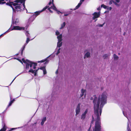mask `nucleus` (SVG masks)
<instances>
[{
  "label": "nucleus",
  "instance_id": "f257e3e1",
  "mask_svg": "<svg viewBox=\"0 0 131 131\" xmlns=\"http://www.w3.org/2000/svg\"><path fill=\"white\" fill-rule=\"evenodd\" d=\"M94 98L93 103L95 119L92 115V120L90 127L95 120V126L93 129V131H101L100 116L102 112V108L104 104L106 103V92L103 93L101 95L99 96L98 99L95 95H94Z\"/></svg>",
  "mask_w": 131,
  "mask_h": 131
},
{
  "label": "nucleus",
  "instance_id": "f03ea898",
  "mask_svg": "<svg viewBox=\"0 0 131 131\" xmlns=\"http://www.w3.org/2000/svg\"><path fill=\"white\" fill-rule=\"evenodd\" d=\"M26 0H15L12 1H9L6 3V5L11 7L13 13L23 12L25 9V2Z\"/></svg>",
  "mask_w": 131,
  "mask_h": 131
},
{
  "label": "nucleus",
  "instance_id": "7ed1b4c3",
  "mask_svg": "<svg viewBox=\"0 0 131 131\" xmlns=\"http://www.w3.org/2000/svg\"><path fill=\"white\" fill-rule=\"evenodd\" d=\"M23 62L26 63V69H29V67L30 68H32L33 65V68L35 69L36 67L37 66V64L32 61H30L28 59H26L25 60L24 58H23L22 59Z\"/></svg>",
  "mask_w": 131,
  "mask_h": 131
},
{
  "label": "nucleus",
  "instance_id": "20e7f679",
  "mask_svg": "<svg viewBox=\"0 0 131 131\" xmlns=\"http://www.w3.org/2000/svg\"><path fill=\"white\" fill-rule=\"evenodd\" d=\"M25 28L22 27H20L18 26H14L13 28L11 29V30H24Z\"/></svg>",
  "mask_w": 131,
  "mask_h": 131
},
{
  "label": "nucleus",
  "instance_id": "39448f33",
  "mask_svg": "<svg viewBox=\"0 0 131 131\" xmlns=\"http://www.w3.org/2000/svg\"><path fill=\"white\" fill-rule=\"evenodd\" d=\"M100 14L99 13L94 12L93 15H94V16L93 17V19H95V18H98L100 16Z\"/></svg>",
  "mask_w": 131,
  "mask_h": 131
},
{
  "label": "nucleus",
  "instance_id": "423d86ee",
  "mask_svg": "<svg viewBox=\"0 0 131 131\" xmlns=\"http://www.w3.org/2000/svg\"><path fill=\"white\" fill-rule=\"evenodd\" d=\"M88 110L87 109H86L84 112L82 114L81 117V119L83 120L86 117V114L88 112Z\"/></svg>",
  "mask_w": 131,
  "mask_h": 131
},
{
  "label": "nucleus",
  "instance_id": "0eeeda50",
  "mask_svg": "<svg viewBox=\"0 0 131 131\" xmlns=\"http://www.w3.org/2000/svg\"><path fill=\"white\" fill-rule=\"evenodd\" d=\"M86 92V90L85 89L84 90L83 89H82L81 90V94H80V98L82 97L83 95H84V93H85V94H84V96H86V94L85 93Z\"/></svg>",
  "mask_w": 131,
  "mask_h": 131
},
{
  "label": "nucleus",
  "instance_id": "6e6552de",
  "mask_svg": "<svg viewBox=\"0 0 131 131\" xmlns=\"http://www.w3.org/2000/svg\"><path fill=\"white\" fill-rule=\"evenodd\" d=\"M39 69V68H38L37 69L33 70L31 68L28 71V72L31 73L32 74H34V73H35V72L37 73L38 70Z\"/></svg>",
  "mask_w": 131,
  "mask_h": 131
},
{
  "label": "nucleus",
  "instance_id": "1a4fd4ad",
  "mask_svg": "<svg viewBox=\"0 0 131 131\" xmlns=\"http://www.w3.org/2000/svg\"><path fill=\"white\" fill-rule=\"evenodd\" d=\"M47 58H46L45 59H44L40 61H38L37 62L38 63L39 62H45V63H44V64H45L46 63H48V61L47 60Z\"/></svg>",
  "mask_w": 131,
  "mask_h": 131
},
{
  "label": "nucleus",
  "instance_id": "9d476101",
  "mask_svg": "<svg viewBox=\"0 0 131 131\" xmlns=\"http://www.w3.org/2000/svg\"><path fill=\"white\" fill-rule=\"evenodd\" d=\"M62 35L61 34L59 35L58 36L57 38L58 40V41L59 42H61L62 40Z\"/></svg>",
  "mask_w": 131,
  "mask_h": 131
},
{
  "label": "nucleus",
  "instance_id": "9b49d317",
  "mask_svg": "<svg viewBox=\"0 0 131 131\" xmlns=\"http://www.w3.org/2000/svg\"><path fill=\"white\" fill-rule=\"evenodd\" d=\"M4 125L2 128L0 130V131H6V127L5 123L3 124Z\"/></svg>",
  "mask_w": 131,
  "mask_h": 131
},
{
  "label": "nucleus",
  "instance_id": "f8f14e48",
  "mask_svg": "<svg viewBox=\"0 0 131 131\" xmlns=\"http://www.w3.org/2000/svg\"><path fill=\"white\" fill-rule=\"evenodd\" d=\"M90 53L89 52H87L85 54L84 57V58H85L86 57L87 58L89 57L90 56Z\"/></svg>",
  "mask_w": 131,
  "mask_h": 131
},
{
  "label": "nucleus",
  "instance_id": "ddd939ff",
  "mask_svg": "<svg viewBox=\"0 0 131 131\" xmlns=\"http://www.w3.org/2000/svg\"><path fill=\"white\" fill-rule=\"evenodd\" d=\"M26 46V44H25L23 46L22 48L21 49V56L23 54V51L25 48V47Z\"/></svg>",
  "mask_w": 131,
  "mask_h": 131
},
{
  "label": "nucleus",
  "instance_id": "4468645a",
  "mask_svg": "<svg viewBox=\"0 0 131 131\" xmlns=\"http://www.w3.org/2000/svg\"><path fill=\"white\" fill-rule=\"evenodd\" d=\"M80 108H76V115L79 114L80 111Z\"/></svg>",
  "mask_w": 131,
  "mask_h": 131
},
{
  "label": "nucleus",
  "instance_id": "2eb2a0df",
  "mask_svg": "<svg viewBox=\"0 0 131 131\" xmlns=\"http://www.w3.org/2000/svg\"><path fill=\"white\" fill-rule=\"evenodd\" d=\"M41 12V11L36 12L34 13L35 14H34V15H35L36 16H37L39 15Z\"/></svg>",
  "mask_w": 131,
  "mask_h": 131
},
{
  "label": "nucleus",
  "instance_id": "dca6fc26",
  "mask_svg": "<svg viewBox=\"0 0 131 131\" xmlns=\"http://www.w3.org/2000/svg\"><path fill=\"white\" fill-rule=\"evenodd\" d=\"M52 6H51V7H52V8L53 10H55L56 11V10H57V8L55 6L54 4L53 3L52 4Z\"/></svg>",
  "mask_w": 131,
  "mask_h": 131
},
{
  "label": "nucleus",
  "instance_id": "f3484780",
  "mask_svg": "<svg viewBox=\"0 0 131 131\" xmlns=\"http://www.w3.org/2000/svg\"><path fill=\"white\" fill-rule=\"evenodd\" d=\"M66 23L65 22H64L61 25V27L60 28V29H62L64 28L65 26Z\"/></svg>",
  "mask_w": 131,
  "mask_h": 131
},
{
  "label": "nucleus",
  "instance_id": "a211bd4d",
  "mask_svg": "<svg viewBox=\"0 0 131 131\" xmlns=\"http://www.w3.org/2000/svg\"><path fill=\"white\" fill-rule=\"evenodd\" d=\"M62 44V42H59L58 41L57 43V46L59 47H60L61 46Z\"/></svg>",
  "mask_w": 131,
  "mask_h": 131
},
{
  "label": "nucleus",
  "instance_id": "6ab92c4d",
  "mask_svg": "<svg viewBox=\"0 0 131 131\" xmlns=\"http://www.w3.org/2000/svg\"><path fill=\"white\" fill-rule=\"evenodd\" d=\"M19 22V20L18 18H16L14 22V24L16 25H17Z\"/></svg>",
  "mask_w": 131,
  "mask_h": 131
},
{
  "label": "nucleus",
  "instance_id": "aec40b11",
  "mask_svg": "<svg viewBox=\"0 0 131 131\" xmlns=\"http://www.w3.org/2000/svg\"><path fill=\"white\" fill-rule=\"evenodd\" d=\"M15 101L14 99H13V100H11L10 102L9 103V105H8V107H9L13 103L14 101Z\"/></svg>",
  "mask_w": 131,
  "mask_h": 131
},
{
  "label": "nucleus",
  "instance_id": "412c9836",
  "mask_svg": "<svg viewBox=\"0 0 131 131\" xmlns=\"http://www.w3.org/2000/svg\"><path fill=\"white\" fill-rule=\"evenodd\" d=\"M110 55H109L107 54H104L103 56V57L104 58V59H106L109 56H110Z\"/></svg>",
  "mask_w": 131,
  "mask_h": 131
},
{
  "label": "nucleus",
  "instance_id": "4be33fe9",
  "mask_svg": "<svg viewBox=\"0 0 131 131\" xmlns=\"http://www.w3.org/2000/svg\"><path fill=\"white\" fill-rule=\"evenodd\" d=\"M81 4H82V2H80V3H79L78 4V5L75 7V9H77L78 8L80 7V6L81 5Z\"/></svg>",
  "mask_w": 131,
  "mask_h": 131
},
{
  "label": "nucleus",
  "instance_id": "5701e85b",
  "mask_svg": "<svg viewBox=\"0 0 131 131\" xmlns=\"http://www.w3.org/2000/svg\"><path fill=\"white\" fill-rule=\"evenodd\" d=\"M49 6H45V7L43 8V9L41 10V12L45 11V10L47 9L48 8V7H49Z\"/></svg>",
  "mask_w": 131,
  "mask_h": 131
},
{
  "label": "nucleus",
  "instance_id": "b1692460",
  "mask_svg": "<svg viewBox=\"0 0 131 131\" xmlns=\"http://www.w3.org/2000/svg\"><path fill=\"white\" fill-rule=\"evenodd\" d=\"M25 34L26 36L27 37H30L29 34V32L28 31H26Z\"/></svg>",
  "mask_w": 131,
  "mask_h": 131
},
{
  "label": "nucleus",
  "instance_id": "393cba45",
  "mask_svg": "<svg viewBox=\"0 0 131 131\" xmlns=\"http://www.w3.org/2000/svg\"><path fill=\"white\" fill-rule=\"evenodd\" d=\"M101 7H103L104 9H106L107 8V6L105 5L104 4H102L101 5Z\"/></svg>",
  "mask_w": 131,
  "mask_h": 131
},
{
  "label": "nucleus",
  "instance_id": "a878e982",
  "mask_svg": "<svg viewBox=\"0 0 131 131\" xmlns=\"http://www.w3.org/2000/svg\"><path fill=\"white\" fill-rule=\"evenodd\" d=\"M113 57L114 59H117L118 58V57L116 54H114V55Z\"/></svg>",
  "mask_w": 131,
  "mask_h": 131
},
{
  "label": "nucleus",
  "instance_id": "bb28decb",
  "mask_svg": "<svg viewBox=\"0 0 131 131\" xmlns=\"http://www.w3.org/2000/svg\"><path fill=\"white\" fill-rule=\"evenodd\" d=\"M39 69L43 71L46 69V66L41 67Z\"/></svg>",
  "mask_w": 131,
  "mask_h": 131
},
{
  "label": "nucleus",
  "instance_id": "cd10ccee",
  "mask_svg": "<svg viewBox=\"0 0 131 131\" xmlns=\"http://www.w3.org/2000/svg\"><path fill=\"white\" fill-rule=\"evenodd\" d=\"M30 40L29 37H27V40L26 42V43L27 44L30 41Z\"/></svg>",
  "mask_w": 131,
  "mask_h": 131
},
{
  "label": "nucleus",
  "instance_id": "c85d7f7f",
  "mask_svg": "<svg viewBox=\"0 0 131 131\" xmlns=\"http://www.w3.org/2000/svg\"><path fill=\"white\" fill-rule=\"evenodd\" d=\"M11 29H9L8 30H7L4 33V34H5L6 33H8L10 31H11Z\"/></svg>",
  "mask_w": 131,
  "mask_h": 131
},
{
  "label": "nucleus",
  "instance_id": "c756f323",
  "mask_svg": "<svg viewBox=\"0 0 131 131\" xmlns=\"http://www.w3.org/2000/svg\"><path fill=\"white\" fill-rule=\"evenodd\" d=\"M113 3H114L115 5L118 6L119 5L116 3L114 1H113Z\"/></svg>",
  "mask_w": 131,
  "mask_h": 131
},
{
  "label": "nucleus",
  "instance_id": "7c9ffc66",
  "mask_svg": "<svg viewBox=\"0 0 131 131\" xmlns=\"http://www.w3.org/2000/svg\"><path fill=\"white\" fill-rule=\"evenodd\" d=\"M46 117H45L43 118V119H42V121H43V122H45L46 120Z\"/></svg>",
  "mask_w": 131,
  "mask_h": 131
},
{
  "label": "nucleus",
  "instance_id": "2f4dec72",
  "mask_svg": "<svg viewBox=\"0 0 131 131\" xmlns=\"http://www.w3.org/2000/svg\"><path fill=\"white\" fill-rule=\"evenodd\" d=\"M80 103H78L77 105V107L76 108H80Z\"/></svg>",
  "mask_w": 131,
  "mask_h": 131
},
{
  "label": "nucleus",
  "instance_id": "473e14b6",
  "mask_svg": "<svg viewBox=\"0 0 131 131\" xmlns=\"http://www.w3.org/2000/svg\"><path fill=\"white\" fill-rule=\"evenodd\" d=\"M113 1H114L113 0H110L109 3V4L111 5V4H112V3H113Z\"/></svg>",
  "mask_w": 131,
  "mask_h": 131
},
{
  "label": "nucleus",
  "instance_id": "72a5a7b5",
  "mask_svg": "<svg viewBox=\"0 0 131 131\" xmlns=\"http://www.w3.org/2000/svg\"><path fill=\"white\" fill-rule=\"evenodd\" d=\"M60 48H59V49H58L57 52V55L58 54H59L60 52Z\"/></svg>",
  "mask_w": 131,
  "mask_h": 131
},
{
  "label": "nucleus",
  "instance_id": "f704fd0d",
  "mask_svg": "<svg viewBox=\"0 0 131 131\" xmlns=\"http://www.w3.org/2000/svg\"><path fill=\"white\" fill-rule=\"evenodd\" d=\"M60 34L59 32L58 31H57L56 32V35H58Z\"/></svg>",
  "mask_w": 131,
  "mask_h": 131
},
{
  "label": "nucleus",
  "instance_id": "c9c22d12",
  "mask_svg": "<svg viewBox=\"0 0 131 131\" xmlns=\"http://www.w3.org/2000/svg\"><path fill=\"white\" fill-rule=\"evenodd\" d=\"M43 71L44 74H46L47 73V72L46 69L43 70Z\"/></svg>",
  "mask_w": 131,
  "mask_h": 131
},
{
  "label": "nucleus",
  "instance_id": "e433bc0d",
  "mask_svg": "<svg viewBox=\"0 0 131 131\" xmlns=\"http://www.w3.org/2000/svg\"><path fill=\"white\" fill-rule=\"evenodd\" d=\"M56 11L57 12V13L58 14H59L60 13H62L61 12L59 11L57 9V10H56Z\"/></svg>",
  "mask_w": 131,
  "mask_h": 131
},
{
  "label": "nucleus",
  "instance_id": "4c0bfd02",
  "mask_svg": "<svg viewBox=\"0 0 131 131\" xmlns=\"http://www.w3.org/2000/svg\"><path fill=\"white\" fill-rule=\"evenodd\" d=\"M16 128H11L10 130H9V131H11L12 130L14 129H16Z\"/></svg>",
  "mask_w": 131,
  "mask_h": 131
},
{
  "label": "nucleus",
  "instance_id": "58836bf2",
  "mask_svg": "<svg viewBox=\"0 0 131 131\" xmlns=\"http://www.w3.org/2000/svg\"><path fill=\"white\" fill-rule=\"evenodd\" d=\"M44 122L43 121H42L41 122V125H42L44 124Z\"/></svg>",
  "mask_w": 131,
  "mask_h": 131
},
{
  "label": "nucleus",
  "instance_id": "ea45409f",
  "mask_svg": "<svg viewBox=\"0 0 131 131\" xmlns=\"http://www.w3.org/2000/svg\"><path fill=\"white\" fill-rule=\"evenodd\" d=\"M52 4V1H51V0L50 1V2H49V3H48V5H50L51 4Z\"/></svg>",
  "mask_w": 131,
  "mask_h": 131
},
{
  "label": "nucleus",
  "instance_id": "a19ab883",
  "mask_svg": "<svg viewBox=\"0 0 131 131\" xmlns=\"http://www.w3.org/2000/svg\"><path fill=\"white\" fill-rule=\"evenodd\" d=\"M52 8V7H51V6L49 7H48V8L47 9L49 11V10H51L50 9Z\"/></svg>",
  "mask_w": 131,
  "mask_h": 131
},
{
  "label": "nucleus",
  "instance_id": "79ce46f5",
  "mask_svg": "<svg viewBox=\"0 0 131 131\" xmlns=\"http://www.w3.org/2000/svg\"><path fill=\"white\" fill-rule=\"evenodd\" d=\"M116 2L117 3H118L120 2V0H115Z\"/></svg>",
  "mask_w": 131,
  "mask_h": 131
},
{
  "label": "nucleus",
  "instance_id": "37998d69",
  "mask_svg": "<svg viewBox=\"0 0 131 131\" xmlns=\"http://www.w3.org/2000/svg\"><path fill=\"white\" fill-rule=\"evenodd\" d=\"M5 3H6V2H1V4H5Z\"/></svg>",
  "mask_w": 131,
  "mask_h": 131
},
{
  "label": "nucleus",
  "instance_id": "c03bdc74",
  "mask_svg": "<svg viewBox=\"0 0 131 131\" xmlns=\"http://www.w3.org/2000/svg\"><path fill=\"white\" fill-rule=\"evenodd\" d=\"M37 73L35 72V73H34V75L35 76H36V75H37Z\"/></svg>",
  "mask_w": 131,
  "mask_h": 131
},
{
  "label": "nucleus",
  "instance_id": "a18cd8bd",
  "mask_svg": "<svg viewBox=\"0 0 131 131\" xmlns=\"http://www.w3.org/2000/svg\"><path fill=\"white\" fill-rule=\"evenodd\" d=\"M58 70H57L56 71V74H57L58 73Z\"/></svg>",
  "mask_w": 131,
  "mask_h": 131
},
{
  "label": "nucleus",
  "instance_id": "49530a36",
  "mask_svg": "<svg viewBox=\"0 0 131 131\" xmlns=\"http://www.w3.org/2000/svg\"><path fill=\"white\" fill-rule=\"evenodd\" d=\"M97 10H100V7H99L98 8H97Z\"/></svg>",
  "mask_w": 131,
  "mask_h": 131
},
{
  "label": "nucleus",
  "instance_id": "de8ad7c7",
  "mask_svg": "<svg viewBox=\"0 0 131 131\" xmlns=\"http://www.w3.org/2000/svg\"><path fill=\"white\" fill-rule=\"evenodd\" d=\"M85 0H80V2L82 3V2H83Z\"/></svg>",
  "mask_w": 131,
  "mask_h": 131
},
{
  "label": "nucleus",
  "instance_id": "09e8293b",
  "mask_svg": "<svg viewBox=\"0 0 131 131\" xmlns=\"http://www.w3.org/2000/svg\"><path fill=\"white\" fill-rule=\"evenodd\" d=\"M112 9V8L111 7H110L109 8V9L107 8L108 9H109L110 10H111Z\"/></svg>",
  "mask_w": 131,
  "mask_h": 131
},
{
  "label": "nucleus",
  "instance_id": "8fccbe9b",
  "mask_svg": "<svg viewBox=\"0 0 131 131\" xmlns=\"http://www.w3.org/2000/svg\"><path fill=\"white\" fill-rule=\"evenodd\" d=\"M68 14H64V16H68Z\"/></svg>",
  "mask_w": 131,
  "mask_h": 131
},
{
  "label": "nucleus",
  "instance_id": "3c124183",
  "mask_svg": "<svg viewBox=\"0 0 131 131\" xmlns=\"http://www.w3.org/2000/svg\"><path fill=\"white\" fill-rule=\"evenodd\" d=\"M49 12L51 13H53V11H52V10H49Z\"/></svg>",
  "mask_w": 131,
  "mask_h": 131
},
{
  "label": "nucleus",
  "instance_id": "603ef678",
  "mask_svg": "<svg viewBox=\"0 0 131 131\" xmlns=\"http://www.w3.org/2000/svg\"><path fill=\"white\" fill-rule=\"evenodd\" d=\"M93 97H91V99H90L91 100H93Z\"/></svg>",
  "mask_w": 131,
  "mask_h": 131
},
{
  "label": "nucleus",
  "instance_id": "864d4df0",
  "mask_svg": "<svg viewBox=\"0 0 131 131\" xmlns=\"http://www.w3.org/2000/svg\"><path fill=\"white\" fill-rule=\"evenodd\" d=\"M16 78V77H15L14 79L12 81V82H11V83H12L13 81H14V80Z\"/></svg>",
  "mask_w": 131,
  "mask_h": 131
},
{
  "label": "nucleus",
  "instance_id": "5fc2aeb1",
  "mask_svg": "<svg viewBox=\"0 0 131 131\" xmlns=\"http://www.w3.org/2000/svg\"><path fill=\"white\" fill-rule=\"evenodd\" d=\"M128 131H131V130L129 128V129H128Z\"/></svg>",
  "mask_w": 131,
  "mask_h": 131
},
{
  "label": "nucleus",
  "instance_id": "6e6d98bb",
  "mask_svg": "<svg viewBox=\"0 0 131 131\" xmlns=\"http://www.w3.org/2000/svg\"><path fill=\"white\" fill-rule=\"evenodd\" d=\"M4 33L3 34H2L1 35V36H3V35H4Z\"/></svg>",
  "mask_w": 131,
  "mask_h": 131
},
{
  "label": "nucleus",
  "instance_id": "4d7b16f0",
  "mask_svg": "<svg viewBox=\"0 0 131 131\" xmlns=\"http://www.w3.org/2000/svg\"><path fill=\"white\" fill-rule=\"evenodd\" d=\"M51 1H52V3H53V0H52Z\"/></svg>",
  "mask_w": 131,
  "mask_h": 131
},
{
  "label": "nucleus",
  "instance_id": "13d9d810",
  "mask_svg": "<svg viewBox=\"0 0 131 131\" xmlns=\"http://www.w3.org/2000/svg\"><path fill=\"white\" fill-rule=\"evenodd\" d=\"M1 2L3 1H4V0H0Z\"/></svg>",
  "mask_w": 131,
  "mask_h": 131
},
{
  "label": "nucleus",
  "instance_id": "bf43d9fd",
  "mask_svg": "<svg viewBox=\"0 0 131 131\" xmlns=\"http://www.w3.org/2000/svg\"><path fill=\"white\" fill-rule=\"evenodd\" d=\"M18 55V53H17V54H16V56H17Z\"/></svg>",
  "mask_w": 131,
  "mask_h": 131
},
{
  "label": "nucleus",
  "instance_id": "052dcab7",
  "mask_svg": "<svg viewBox=\"0 0 131 131\" xmlns=\"http://www.w3.org/2000/svg\"><path fill=\"white\" fill-rule=\"evenodd\" d=\"M1 1H0V4H1Z\"/></svg>",
  "mask_w": 131,
  "mask_h": 131
},
{
  "label": "nucleus",
  "instance_id": "680f3d73",
  "mask_svg": "<svg viewBox=\"0 0 131 131\" xmlns=\"http://www.w3.org/2000/svg\"><path fill=\"white\" fill-rule=\"evenodd\" d=\"M102 26H103V25H101V26H101V27H102Z\"/></svg>",
  "mask_w": 131,
  "mask_h": 131
},
{
  "label": "nucleus",
  "instance_id": "e2e57ef3",
  "mask_svg": "<svg viewBox=\"0 0 131 131\" xmlns=\"http://www.w3.org/2000/svg\"><path fill=\"white\" fill-rule=\"evenodd\" d=\"M21 62L22 63H22V61H21Z\"/></svg>",
  "mask_w": 131,
  "mask_h": 131
},
{
  "label": "nucleus",
  "instance_id": "0e129e2a",
  "mask_svg": "<svg viewBox=\"0 0 131 131\" xmlns=\"http://www.w3.org/2000/svg\"><path fill=\"white\" fill-rule=\"evenodd\" d=\"M118 54H120V53H118Z\"/></svg>",
  "mask_w": 131,
  "mask_h": 131
},
{
  "label": "nucleus",
  "instance_id": "69168bd1",
  "mask_svg": "<svg viewBox=\"0 0 131 131\" xmlns=\"http://www.w3.org/2000/svg\"><path fill=\"white\" fill-rule=\"evenodd\" d=\"M1 35H0V37H1Z\"/></svg>",
  "mask_w": 131,
  "mask_h": 131
},
{
  "label": "nucleus",
  "instance_id": "338daca9",
  "mask_svg": "<svg viewBox=\"0 0 131 131\" xmlns=\"http://www.w3.org/2000/svg\"><path fill=\"white\" fill-rule=\"evenodd\" d=\"M1 35H0V37H1Z\"/></svg>",
  "mask_w": 131,
  "mask_h": 131
},
{
  "label": "nucleus",
  "instance_id": "774afa93",
  "mask_svg": "<svg viewBox=\"0 0 131 131\" xmlns=\"http://www.w3.org/2000/svg\"><path fill=\"white\" fill-rule=\"evenodd\" d=\"M1 35H0V37H1Z\"/></svg>",
  "mask_w": 131,
  "mask_h": 131
}]
</instances>
